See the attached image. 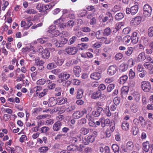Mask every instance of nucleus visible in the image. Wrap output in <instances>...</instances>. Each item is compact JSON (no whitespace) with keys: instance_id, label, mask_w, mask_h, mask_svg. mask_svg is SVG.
<instances>
[{"instance_id":"nucleus-1","label":"nucleus","mask_w":153,"mask_h":153,"mask_svg":"<svg viewBox=\"0 0 153 153\" xmlns=\"http://www.w3.org/2000/svg\"><path fill=\"white\" fill-rule=\"evenodd\" d=\"M97 135V132L94 131L92 133L87 137L84 136L82 137V142L85 145H88L90 142L92 143L95 140V138Z\"/></svg>"},{"instance_id":"nucleus-2","label":"nucleus","mask_w":153,"mask_h":153,"mask_svg":"<svg viewBox=\"0 0 153 153\" xmlns=\"http://www.w3.org/2000/svg\"><path fill=\"white\" fill-rule=\"evenodd\" d=\"M143 14L146 17L151 16L152 11V7L148 4H145L143 7Z\"/></svg>"},{"instance_id":"nucleus-3","label":"nucleus","mask_w":153,"mask_h":153,"mask_svg":"<svg viewBox=\"0 0 153 153\" xmlns=\"http://www.w3.org/2000/svg\"><path fill=\"white\" fill-rule=\"evenodd\" d=\"M105 96L101 94L100 91L94 92L91 96V97L93 99H97L100 98L101 99H104L105 98Z\"/></svg>"},{"instance_id":"nucleus-4","label":"nucleus","mask_w":153,"mask_h":153,"mask_svg":"<svg viewBox=\"0 0 153 153\" xmlns=\"http://www.w3.org/2000/svg\"><path fill=\"white\" fill-rule=\"evenodd\" d=\"M141 87L143 90L145 92H149L151 88L150 82L148 81H144L141 82Z\"/></svg>"},{"instance_id":"nucleus-5","label":"nucleus","mask_w":153,"mask_h":153,"mask_svg":"<svg viewBox=\"0 0 153 153\" xmlns=\"http://www.w3.org/2000/svg\"><path fill=\"white\" fill-rule=\"evenodd\" d=\"M118 71L117 66L115 65H112L109 66L108 69V73L111 76L114 75Z\"/></svg>"},{"instance_id":"nucleus-6","label":"nucleus","mask_w":153,"mask_h":153,"mask_svg":"<svg viewBox=\"0 0 153 153\" xmlns=\"http://www.w3.org/2000/svg\"><path fill=\"white\" fill-rule=\"evenodd\" d=\"M87 113V110L84 109L82 111L75 112L73 114V116L75 119H78L82 117L85 114H86Z\"/></svg>"},{"instance_id":"nucleus-7","label":"nucleus","mask_w":153,"mask_h":153,"mask_svg":"<svg viewBox=\"0 0 153 153\" xmlns=\"http://www.w3.org/2000/svg\"><path fill=\"white\" fill-rule=\"evenodd\" d=\"M106 16L102 19L103 22H107V23L112 22L113 20V17L112 14L109 12L106 13Z\"/></svg>"},{"instance_id":"nucleus-8","label":"nucleus","mask_w":153,"mask_h":153,"mask_svg":"<svg viewBox=\"0 0 153 153\" xmlns=\"http://www.w3.org/2000/svg\"><path fill=\"white\" fill-rule=\"evenodd\" d=\"M141 20L142 18L140 16H137L133 19L131 21V25L134 27L136 26L140 23Z\"/></svg>"},{"instance_id":"nucleus-9","label":"nucleus","mask_w":153,"mask_h":153,"mask_svg":"<svg viewBox=\"0 0 153 153\" xmlns=\"http://www.w3.org/2000/svg\"><path fill=\"white\" fill-rule=\"evenodd\" d=\"M78 49L75 47H71L65 49V51L69 55H75L77 52Z\"/></svg>"},{"instance_id":"nucleus-10","label":"nucleus","mask_w":153,"mask_h":153,"mask_svg":"<svg viewBox=\"0 0 153 153\" xmlns=\"http://www.w3.org/2000/svg\"><path fill=\"white\" fill-rule=\"evenodd\" d=\"M103 108L100 107H98L97 108V110L95 111H93L91 113V114L95 117H99L103 111Z\"/></svg>"},{"instance_id":"nucleus-11","label":"nucleus","mask_w":153,"mask_h":153,"mask_svg":"<svg viewBox=\"0 0 153 153\" xmlns=\"http://www.w3.org/2000/svg\"><path fill=\"white\" fill-rule=\"evenodd\" d=\"M139 36L138 32H135L132 33L131 39V42L133 44H135L138 42Z\"/></svg>"},{"instance_id":"nucleus-12","label":"nucleus","mask_w":153,"mask_h":153,"mask_svg":"<svg viewBox=\"0 0 153 153\" xmlns=\"http://www.w3.org/2000/svg\"><path fill=\"white\" fill-rule=\"evenodd\" d=\"M101 73L99 72H94L91 75V79L96 80H99L101 77Z\"/></svg>"},{"instance_id":"nucleus-13","label":"nucleus","mask_w":153,"mask_h":153,"mask_svg":"<svg viewBox=\"0 0 153 153\" xmlns=\"http://www.w3.org/2000/svg\"><path fill=\"white\" fill-rule=\"evenodd\" d=\"M53 60L56 64L59 66L62 65L64 62V60L63 59L57 56L54 57Z\"/></svg>"},{"instance_id":"nucleus-14","label":"nucleus","mask_w":153,"mask_h":153,"mask_svg":"<svg viewBox=\"0 0 153 153\" xmlns=\"http://www.w3.org/2000/svg\"><path fill=\"white\" fill-rule=\"evenodd\" d=\"M62 125V123L60 121H57L53 125V129L55 131H59Z\"/></svg>"},{"instance_id":"nucleus-15","label":"nucleus","mask_w":153,"mask_h":153,"mask_svg":"<svg viewBox=\"0 0 153 153\" xmlns=\"http://www.w3.org/2000/svg\"><path fill=\"white\" fill-rule=\"evenodd\" d=\"M73 71L74 74L76 77H79L80 76V73L81 71V69L80 66H76L74 67Z\"/></svg>"},{"instance_id":"nucleus-16","label":"nucleus","mask_w":153,"mask_h":153,"mask_svg":"<svg viewBox=\"0 0 153 153\" xmlns=\"http://www.w3.org/2000/svg\"><path fill=\"white\" fill-rule=\"evenodd\" d=\"M126 147L128 152L131 151L134 149V145L133 142L129 141L127 143Z\"/></svg>"},{"instance_id":"nucleus-17","label":"nucleus","mask_w":153,"mask_h":153,"mask_svg":"<svg viewBox=\"0 0 153 153\" xmlns=\"http://www.w3.org/2000/svg\"><path fill=\"white\" fill-rule=\"evenodd\" d=\"M41 56L44 59H48L50 56V53L49 51L47 49H45L42 51V53L41 54Z\"/></svg>"},{"instance_id":"nucleus-18","label":"nucleus","mask_w":153,"mask_h":153,"mask_svg":"<svg viewBox=\"0 0 153 153\" xmlns=\"http://www.w3.org/2000/svg\"><path fill=\"white\" fill-rule=\"evenodd\" d=\"M49 103L48 105H50L51 106H53L56 105L57 103V99L55 97H51L49 100Z\"/></svg>"},{"instance_id":"nucleus-19","label":"nucleus","mask_w":153,"mask_h":153,"mask_svg":"<svg viewBox=\"0 0 153 153\" xmlns=\"http://www.w3.org/2000/svg\"><path fill=\"white\" fill-rule=\"evenodd\" d=\"M146 58L145 53L142 52L139 54L137 58V60L138 62H142L144 61Z\"/></svg>"},{"instance_id":"nucleus-20","label":"nucleus","mask_w":153,"mask_h":153,"mask_svg":"<svg viewBox=\"0 0 153 153\" xmlns=\"http://www.w3.org/2000/svg\"><path fill=\"white\" fill-rule=\"evenodd\" d=\"M131 13L132 15L136 14L137 12L138 9V6L137 4H136L131 7Z\"/></svg>"},{"instance_id":"nucleus-21","label":"nucleus","mask_w":153,"mask_h":153,"mask_svg":"<svg viewBox=\"0 0 153 153\" xmlns=\"http://www.w3.org/2000/svg\"><path fill=\"white\" fill-rule=\"evenodd\" d=\"M143 150L146 152H148L149 148V143L148 141L144 142L143 144Z\"/></svg>"},{"instance_id":"nucleus-22","label":"nucleus","mask_w":153,"mask_h":153,"mask_svg":"<svg viewBox=\"0 0 153 153\" xmlns=\"http://www.w3.org/2000/svg\"><path fill=\"white\" fill-rule=\"evenodd\" d=\"M68 41V40L66 38H62L61 40L59 43H58L57 45V47H61L63 45H64L67 43Z\"/></svg>"},{"instance_id":"nucleus-23","label":"nucleus","mask_w":153,"mask_h":153,"mask_svg":"<svg viewBox=\"0 0 153 153\" xmlns=\"http://www.w3.org/2000/svg\"><path fill=\"white\" fill-rule=\"evenodd\" d=\"M144 67L149 71H152L153 73V65L148 62H145L143 65Z\"/></svg>"},{"instance_id":"nucleus-24","label":"nucleus","mask_w":153,"mask_h":153,"mask_svg":"<svg viewBox=\"0 0 153 153\" xmlns=\"http://www.w3.org/2000/svg\"><path fill=\"white\" fill-rule=\"evenodd\" d=\"M88 45L87 44L84 43L78 44L77 45V47L79 48V50H82L86 49L88 48Z\"/></svg>"},{"instance_id":"nucleus-25","label":"nucleus","mask_w":153,"mask_h":153,"mask_svg":"<svg viewBox=\"0 0 153 153\" xmlns=\"http://www.w3.org/2000/svg\"><path fill=\"white\" fill-rule=\"evenodd\" d=\"M140 93L137 92H135L133 94V97L136 101L138 102L140 99Z\"/></svg>"},{"instance_id":"nucleus-26","label":"nucleus","mask_w":153,"mask_h":153,"mask_svg":"<svg viewBox=\"0 0 153 153\" xmlns=\"http://www.w3.org/2000/svg\"><path fill=\"white\" fill-rule=\"evenodd\" d=\"M111 29L109 27L105 29L103 32V35L104 36H108L111 34Z\"/></svg>"},{"instance_id":"nucleus-27","label":"nucleus","mask_w":153,"mask_h":153,"mask_svg":"<svg viewBox=\"0 0 153 153\" xmlns=\"http://www.w3.org/2000/svg\"><path fill=\"white\" fill-rule=\"evenodd\" d=\"M129 91V87L127 86H124L122 88V96L124 95L126 96L128 93Z\"/></svg>"},{"instance_id":"nucleus-28","label":"nucleus","mask_w":153,"mask_h":153,"mask_svg":"<svg viewBox=\"0 0 153 153\" xmlns=\"http://www.w3.org/2000/svg\"><path fill=\"white\" fill-rule=\"evenodd\" d=\"M111 147L114 153H119V147L118 145L116 144H113Z\"/></svg>"},{"instance_id":"nucleus-29","label":"nucleus","mask_w":153,"mask_h":153,"mask_svg":"<svg viewBox=\"0 0 153 153\" xmlns=\"http://www.w3.org/2000/svg\"><path fill=\"white\" fill-rule=\"evenodd\" d=\"M122 128L124 130L126 131L128 130L129 129V125L127 122H124L122 123Z\"/></svg>"},{"instance_id":"nucleus-30","label":"nucleus","mask_w":153,"mask_h":153,"mask_svg":"<svg viewBox=\"0 0 153 153\" xmlns=\"http://www.w3.org/2000/svg\"><path fill=\"white\" fill-rule=\"evenodd\" d=\"M128 79V76L126 75H124L120 78V83L121 84H123L125 83Z\"/></svg>"},{"instance_id":"nucleus-31","label":"nucleus","mask_w":153,"mask_h":153,"mask_svg":"<svg viewBox=\"0 0 153 153\" xmlns=\"http://www.w3.org/2000/svg\"><path fill=\"white\" fill-rule=\"evenodd\" d=\"M89 130L85 128L82 127L80 130V133L84 135H85L88 134L89 132Z\"/></svg>"},{"instance_id":"nucleus-32","label":"nucleus","mask_w":153,"mask_h":153,"mask_svg":"<svg viewBox=\"0 0 153 153\" xmlns=\"http://www.w3.org/2000/svg\"><path fill=\"white\" fill-rule=\"evenodd\" d=\"M123 17V14L121 13H120L117 14L115 16V18L117 20H120L122 19Z\"/></svg>"},{"instance_id":"nucleus-33","label":"nucleus","mask_w":153,"mask_h":153,"mask_svg":"<svg viewBox=\"0 0 153 153\" xmlns=\"http://www.w3.org/2000/svg\"><path fill=\"white\" fill-rule=\"evenodd\" d=\"M36 8L39 10L40 12H42V11L44 12V5L42 4L41 3L38 4L36 6Z\"/></svg>"},{"instance_id":"nucleus-34","label":"nucleus","mask_w":153,"mask_h":153,"mask_svg":"<svg viewBox=\"0 0 153 153\" xmlns=\"http://www.w3.org/2000/svg\"><path fill=\"white\" fill-rule=\"evenodd\" d=\"M131 39V37L129 36H126L123 38V42L126 44L130 42Z\"/></svg>"},{"instance_id":"nucleus-35","label":"nucleus","mask_w":153,"mask_h":153,"mask_svg":"<svg viewBox=\"0 0 153 153\" xmlns=\"http://www.w3.org/2000/svg\"><path fill=\"white\" fill-rule=\"evenodd\" d=\"M133 50L134 49L132 47H128L127 48V51H125V53L127 55L130 56L132 53Z\"/></svg>"},{"instance_id":"nucleus-36","label":"nucleus","mask_w":153,"mask_h":153,"mask_svg":"<svg viewBox=\"0 0 153 153\" xmlns=\"http://www.w3.org/2000/svg\"><path fill=\"white\" fill-rule=\"evenodd\" d=\"M76 145H71L68 146L67 147V149L68 151H76Z\"/></svg>"},{"instance_id":"nucleus-37","label":"nucleus","mask_w":153,"mask_h":153,"mask_svg":"<svg viewBox=\"0 0 153 153\" xmlns=\"http://www.w3.org/2000/svg\"><path fill=\"white\" fill-rule=\"evenodd\" d=\"M83 91L82 89L79 90L77 91L76 97L77 99H79L82 98L83 95Z\"/></svg>"},{"instance_id":"nucleus-38","label":"nucleus","mask_w":153,"mask_h":153,"mask_svg":"<svg viewBox=\"0 0 153 153\" xmlns=\"http://www.w3.org/2000/svg\"><path fill=\"white\" fill-rule=\"evenodd\" d=\"M77 40V38L75 36H73L69 40L68 44L69 45L72 44L76 41Z\"/></svg>"},{"instance_id":"nucleus-39","label":"nucleus","mask_w":153,"mask_h":153,"mask_svg":"<svg viewBox=\"0 0 153 153\" xmlns=\"http://www.w3.org/2000/svg\"><path fill=\"white\" fill-rule=\"evenodd\" d=\"M148 34L150 37H153V27H150L148 30Z\"/></svg>"},{"instance_id":"nucleus-40","label":"nucleus","mask_w":153,"mask_h":153,"mask_svg":"<svg viewBox=\"0 0 153 153\" xmlns=\"http://www.w3.org/2000/svg\"><path fill=\"white\" fill-rule=\"evenodd\" d=\"M56 67V65L53 62H52L48 64L47 67L48 69H52Z\"/></svg>"},{"instance_id":"nucleus-41","label":"nucleus","mask_w":153,"mask_h":153,"mask_svg":"<svg viewBox=\"0 0 153 153\" xmlns=\"http://www.w3.org/2000/svg\"><path fill=\"white\" fill-rule=\"evenodd\" d=\"M123 57V54L121 53H117L115 56V59L117 60H119L121 59Z\"/></svg>"},{"instance_id":"nucleus-42","label":"nucleus","mask_w":153,"mask_h":153,"mask_svg":"<svg viewBox=\"0 0 153 153\" xmlns=\"http://www.w3.org/2000/svg\"><path fill=\"white\" fill-rule=\"evenodd\" d=\"M56 86V84L54 83H52L51 82L49 81V82L48 85V88L49 89H52L54 88Z\"/></svg>"},{"instance_id":"nucleus-43","label":"nucleus","mask_w":153,"mask_h":153,"mask_svg":"<svg viewBox=\"0 0 153 153\" xmlns=\"http://www.w3.org/2000/svg\"><path fill=\"white\" fill-rule=\"evenodd\" d=\"M76 108V107L74 105H71V106H70L66 109V111L68 112H71L72 111L75 110Z\"/></svg>"},{"instance_id":"nucleus-44","label":"nucleus","mask_w":153,"mask_h":153,"mask_svg":"<svg viewBox=\"0 0 153 153\" xmlns=\"http://www.w3.org/2000/svg\"><path fill=\"white\" fill-rule=\"evenodd\" d=\"M67 27H68L71 28L74 25V21L71 20L68 21L67 23Z\"/></svg>"},{"instance_id":"nucleus-45","label":"nucleus","mask_w":153,"mask_h":153,"mask_svg":"<svg viewBox=\"0 0 153 153\" xmlns=\"http://www.w3.org/2000/svg\"><path fill=\"white\" fill-rule=\"evenodd\" d=\"M48 148L47 147L43 146L39 148V150L40 153H45L48 150Z\"/></svg>"},{"instance_id":"nucleus-46","label":"nucleus","mask_w":153,"mask_h":153,"mask_svg":"<svg viewBox=\"0 0 153 153\" xmlns=\"http://www.w3.org/2000/svg\"><path fill=\"white\" fill-rule=\"evenodd\" d=\"M139 121L142 126H144L146 125V121L143 117L141 116L139 117Z\"/></svg>"},{"instance_id":"nucleus-47","label":"nucleus","mask_w":153,"mask_h":153,"mask_svg":"<svg viewBox=\"0 0 153 153\" xmlns=\"http://www.w3.org/2000/svg\"><path fill=\"white\" fill-rule=\"evenodd\" d=\"M114 88V84H110L109 85L107 88V91L108 92H110Z\"/></svg>"},{"instance_id":"nucleus-48","label":"nucleus","mask_w":153,"mask_h":153,"mask_svg":"<svg viewBox=\"0 0 153 153\" xmlns=\"http://www.w3.org/2000/svg\"><path fill=\"white\" fill-rule=\"evenodd\" d=\"M131 28L130 27H127L124 29L123 30V33L124 34H128L131 31Z\"/></svg>"},{"instance_id":"nucleus-49","label":"nucleus","mask_w":153,"mask_h":153,"mask_svg":"<svg viewBox=\"0 0 153 153\" xmlns=\"http://www.w3.org/2000/svg\"><path fill=\"white\" fill-rule=\"evenodd\" d=\"M127 68V65L126 64H123L120 66V70L123 72L126 71Z\"/></svg>"},{"instance_id":"nucleus-50","label":"nucleus","mask_w":153,"mask_h":153,"mask_svg":"<svg viewBox=\"0 0 153 153\" xmlns=\"http://www.w3.org/2000/svg\"><path fill=\"white\" fill-rule=\"evenodd\" d=\"M49 128L48 127L46 126H44L41 128L40 131L41 133H45L48 131L49 130Z\"/></svg>"},{"instance_id":"nucleus-51","label":"nucleus","mask_w":153,"mask_h":153,"mask_svg":"<svg viewBox=\"0 0 153 153\" xmlns=\"http://www.w3.org/2000/svg\"><path fill=\"white\" fill-rule=\"evenodd\" d=\"M86 122V120L85 118H82L78 121V123L80 125L85 124Z\"/></svg>"},{"instance_id":"nucleus-52","label":"nucleus","mask_w":153,"mask_h":153,"mask_svg":"<svg viewBox=\"0 0 153 153\" xmlns=\"http://www.w3.org/2000/svg\"><path fill=\"white\" fill-rule=\"evenodd\" d=\"M26 12L27 13L29 14H34L36 13V11L33 9L27 10Z\"/></svg>"},{"instance_id":"nucleus-53","label":"nucleus","mask_w":153,"mask_h":153,"mask_svg":"<svg viewBox=\"0 0 153 153\" xmlns=\"http://www.w3.org/2000/svg\"><path fill=\"white\" fill-rule=\"evenodd\" d=\"M52 6L51 4L44 6V12L52 8Z\"/></svg>"},{"instance_id":"nucleus-54","label":"nucleus","mask_w":153,"mask_h":153,"mask_svg":"<svg viewBox=\"0 0 153 153\" xmlns=\"http://www.w3.org/2000/svg\"><path fill=\"white\" fill-rule=\"evenodd\" d=\"M131 109L132 112L135 113L137 111V106L136 105L133 104L131 107Z\"/></svg>"},{"instance_id":"nucleus-55","label":"nucleus","mask_w":153,"mask_h":153,"mask_svg":"<svg viewBox=\"0 0 153 153\" xmlns=\"http://www.w3.org/2000/svg\"><path fill=\"white\" fill-rule=\"evenodd\" d=\"M45 80L44 79H41L38 80L37 84L39 85H42L45 83Z\"/></svg>"},{"instance_id":"nucleus-56","label":"nucleus","mask_w":153,"mask_h":153,"mask_svg":"<svg viewBox=\"0 0 153 153\" xmlns=\"http://www.w3.org/2000/svg\"><path fill=\"white\" fill-rule=\"evenodd\" d=\"M120 98L116 97L114 99V103L116 105H118L120 102Z\"/></svg>"},{"instance_id":"nucleus-57","label":"nucleus","mask_w":153,"mask_h":153,"mask_svg":"<svg viewBox=\"0 0 153 153\" xmlns=\"http://www.w3.org/2000/svg\"><path fill=\"white\" fill-rule=\"evenodd\" d=\"M135 74L134 72L133 71L132 69H130L129 73V76L130 78H131V79L134 78L135 76Z\"/></svg>"},{"instance_id":"nucleus-58","label":"nucleus","mask_w":153,"mask_h":153,"mask_svg":"<svg viewBox=\"0 0 153 153\" xmlns=\"http://www.w3.org/2000/svg\"><path fill=\"white\" fill-rule=\"evenodd\" d=\"M52 37L58 36L60 33L59 31L58 30H56L52 32Z\"/></svg>"},{"instance_id":"nucleus-59","label":"nucleus","mask_w":153,"mask_h":153,"mask_svg":"<svg viewBox=\"0 0 153 153\" xmlns=\"http://www.w3.org/2000/svg\"><path fill=\"white\" fill-rule=\"evenodd\" d=\"M69 33L67 31H63L62 33L61 37L64 38V37H67L69 36Z\"/></svg>"},{"instance_id":"nucleus-60","label":"nucleus","mask_w":153,"mask_h":153,"mask_svg":"<svg viewBox=\"0 0 153 153\" xmlns=\"http://www.w3.org/2000/svg\"><path fill=\"white\" fill-rule=\"evenodd\" d=\"M62 73L65 80L68 79L70 77V74H67L66 72H62Z\"/></svg>"},{"instance_id":"nucleus-61","label":"nucleus","mask_w":153,"mask_h":153,"mask_svg":"<svg viewBox=\"0 0 153 153\" xmlns=\"http://www.w3.org/2000/svg\"><path fill=\"white\" fill-rule=\"evenodd\" d=\"M54 120L52 119L48 120L46 121V123L48 126H50L53 124L54 123Z\"/></svg>"},{"instance_id":"nucleus-62","label":"nucleus","mask_w":153,"mask_h":153,"mask_svg":"<svg viewBox=\"0 0 153 153\" xmlns=\"http://www.w3.org/2000/svg\"><path fill=\"white\" fill-rule=\"evenodd\" d=\"M56 26L55 25H52L50 26L49 28V32L52 33L56 29Z\"/></svg>"},{"instance_id":"nucleus-63","label":"nucleus","mask_w":153,"mask_h":153,"mask_svg":"<svg viewBox=\"0 0 153 153\" xmlns=\"http://www.w3.org/2000/svg\"><path fill=\"white\" fill-rule=\"evenodd\" d=\"M106 88V86L104 84H100L98 87V91H103Z\"/></svg>"},{"instance_id":"nucleus-64","label":"nucleus","mask_w":153,"mask_h":153,"mask_svg":"<svg viewBox=\"0 0 153 153\" xmlns=\"http://www.w3.org/2000/svg\"><path fill=\"white\" fill-rule=\"evenodd\" d=\"M82 31L85 32H89L90 31V29L88 27H82L81 29Z\"/></svg>"}]
</instances>
